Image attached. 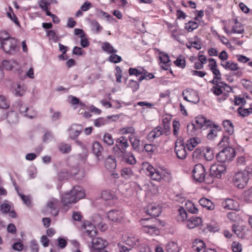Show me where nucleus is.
<instances>
[{"label": "nucleus", "mask_w": 252, "mask_h": 252, "mask_svg": "<svg viewBox=\"0 0 252 252\" xmlns=\"http://www.w3.org/2000/svg\"><path fill=\"white\" fill-rule=\"evenodd\" d=\"M85 190H70L62 194L61 201L64 207H67L68 210L71 204L76 203L79 200L85 196Z\"/></svg>", "instance_id": "1"}, {"label": "nucleus", "mask_w": 252, "mask_h": 252, "mask_svg": "<svg viewBox=\"0 0 252 252\" xmlns=\"http://www.w3.org/2000/svg\"><path fill=\"white\" fill-rule=\"evenodd\" d=\"M0 48L6 54L13 55L18 51V40L14 38L3 37L0 34Z\"/></svg>", "instance_id": "2"}, {"label": "nucleus", "mask_w": 252, "mask_h": 252, "mask_svg": "<svg viewBox=\"0 0 252 252\" xmlns=\"http://www.w3.org/2000/svg\"><path fill=\"white\" fill-rule=\"evenodd\" d=\"M142 231L151 236L158 235L160 231L157 227V221L152 219H142L140 220Z\"/></svg>", "instance_id": "3"}, {"label": "nucleus", "mask_w": 252, "mask_h": 252, "mask_svg": "<svg viewBox=\"0 0 252 252\" xmlns=\"http://www.w3.org/2000/svg\"><path fill=\"white\" fill-rule=\"evenodd\" d=\"M145 167L148 173V175L152 180L159 181L161 179H163L166 181L169 182L170 181L171 177L168 173L157 170L149 164H146Z\"/></svg>", "instance_id": "4"}, {"label": "nucleus", "mask_w": 252, "mask_h": 252, "mask_svg": "<svg viewBox=\"0 0 252 252\" xmlns=\"http://www.w3.org/2000/svg\"><path fill=\"white\" fill-rule=\"evenodd\" d=\"M250 172L248 170L238 172L233 177L234 186L239 189L245 188L249 181Z\"/></svg>", "instance_id": "5"}, {"label": "nucleus", "mask_w": 252, "mask_h": 252, "mask_svg": "<svg viewBox=\"0 0 252 252\" xmlns=\"http://www.w3.org/2000/svg\"><path fill=\"white\" fill-rule=\"evenodd\" d=\"M235 156V150L230 147H226L220 151L216 155V159L221 163L229 162L231 161Z\"/></svg>", "instance_id": "6"}, {"label": "nucleus", "mask_w": 252, "mask_h": 252, "mask_svg": "<svg viewBox=\"0 0 252 252\" xmlns=\"http://www.w3.org/2000/svg\"><path fill=\"white\" fill-rule=\"evenodd\" d=\"M71 177H74L77 179H81L84 177V173L77 167H73L69 173L67 170L63 169L61 171L58 175V179L60 181L67 180Z\"/></svg>", "instance_id": "7"}, {"label": "nucleus", "mask_w": 252, "mask_h": 252, "mask_svg": "<svg viewBox=\"0 0 252 252\" xmlns=\"http://www.w3.org/2000/svg\"><path fill=\"white\" fill-rule=\"evenodd\" d=\"M129 147L127 139L125 136H121L116 141V145L113 147V150L116 154L124 155L126 149Z\"/></svg>", "instance_id": "8"}, {"label": "nucleus", "mask_w": 252, "mask_h": 252, "mask_svg": "<svg viewBox=\"0 0 252 252\" xmlns=\"http://www.w3.org/2000/svg\"><path fill=\"white\" fill-rule=\"evenodd\" d=\"M92 252H108L105 250L107 246V242L100 237L92 238Z\"/></svg>", "instance_id": "9"}, {"label": "nucleus", "mask_w": 252, "mask_h": 252, "mask_svg": "<svg viewBox=\"0 0 252 252\" xmlns=\"http://www.w3.org/2000/svg\"><path fill=\"white\" fill-rule=\"evenodd\" d=\"M192 173L193 179L197 182L201 183L204 181L206 176V171L202 164L198 163L194 165Z\"/></svg>", "instance_id": "10"}, {"label": "nucleus", "mask_w": 252, "mask_h": 252, "mask_svg": "<svg viewBox=\"0 0 252 252\" xmlns=\"http://www.w3.org/2000/svg\"><path fill=\"white\" fill-rule=\"evenodd\" d=\"M175 152L178 158L185 159L187 155L186 147L184 141L181 139H177L175 142Z\"/></svg>", "instance_id": "11"}, {"label": "nucleus", "mask_w": 252, "mask_h": 252, "mask_svg": "<svg viewBox=\"0 0 252 252\" xmlns=\"http://www.w3.org/2000/svg\"><path fill=\"white\" fill-rule=\"evenodd\" d=\"M182 95L184 99L189 102L196 104L199 101L197 93L191 89H186L184 90L182 92Z\"/></svg>", "instance_id": "12"}, {"label": "nucleus", "mask_w": 252, "mask_h": 252, "mask_svg": "<svg viewBox=\"0 0 252 252\" xmlns=\"http://www.w3.org/2000/svg\"><path fill=\"white\" fill-rule=\"evenodd\" d=\"M83 129L81 125L73 124L67 129L69 138L70 139H75L80 135Z\"/></svg>", "instance_id": "13"}, {"label": "nucleus", "mask_w": 252, "mask_h": 252, "mask_svg": "<svg viewBox=\"0 0 252 252\" xmlns=\"http://www.w3.org/2000/svg\"><path fill=\"white\" fill-rule=\"evenodd\" d=\"M225 171L226 167L223 164H214L210 167L211 174L219 179L221 177Z\"/></svg>", "instance_id": "14"}, {"label": "nucleus", "mask_w": 252, "mask_h": 252, "mask_svg": "<svg viewBox=\"0 0 252 252\" xmlns=\"http://www.w3.org/2000/svg\"><path fill=\"white\" fill-rule=\"evenodd\" d=\"M146 213L153 217H157L161 213V207L160 205L155 203L149 204L146 207Z\"/></svg>", "instance_id": "15"}, {"label": "nucleus", "mask_w": 252, "mask_h": 252, "mask_svg": "<svg viewBox=\"0 0 252 252\" xmlns=\"http://www.w3.org/2000/svg\"><path fill=\"white\" fill-rule=\"evenodd\" d=\"M159 59L160 60V66L164 70H168L171 65V61L167 54L160 52L159 53Z\"/></svg>", "instance_id": "16"}, {"label": "nucleus", "mask_w": 252, "mask_h": 252, "mask_svg": "<svg viewBox=\"0 0 252 252\" xmlns=\"http://www.w3.org/2000/svg\"><path fill=\"white\" fill-rule=\"evenodd\" d=\"M107 217L111 221L121 222L124 220V215L118 210H111L108 212Z\"/></svg>", "instance_id": "17"}, {"label": "nucleus", "mask_w": 252, "mask_h": 252, "mask_svg": "<svg viewBox=\"0 0 252 252\" xmlns=\"http://www.w3.org/2000/svg\"><path fill=\"white\" fill-rule=\"evenodd\" d=\"M47 207L50 209L51 213L54 216H57L59 213L60 203L57 199L53 198L48 202Z\"/></svg>", "instance_id": "18"}, {"label": "nucleus", "mask_w": 252, "mask_h": 252, "mask_svg": "<svg viewBox=\"0 0 252 252\" xmlns=\"http://www.w3.org/2000/svg\"><path fill=\"white\" fill-rule=\"evenodd\" d=\"M163 133L162 128L160 126H157L148 134L147 139L149 141L153 142L155 139L162 135Z\"/></svg>", "instance_id": "19"}, {"label": "nucleus", "mask_w": 252, "mask_h": 252, "mask_svg": "<svg viewBox=\"0 0 252 252\" xmlns=\"http://www.w3.org/2000/svg\"><path fill=\"white\" fill-rule=\"evenodd\" d=\"M19 107V111L24 116L29 118H32L35 116V112L33 111L32 108H29L26 105L19 102L18 104Z\"/></svg>", "instance_id": "20"}, {"label": "nucleus", "mask_w": 252, "mask_h": 252, "mask_svg": "<svg viewBox=\"0 0 252 252\" xmlns=\"http://www.w3.org/2000/svg\"><path fill=\"white\" fill-rule=\"evenodd\" d=\"M103 150V148L99 142L97 141L93 142L92 146V152L98 160H100V157L102 155Z\"/></svg>", "instance_id": "21"}, {"label": "nucleus", "mask_w": 252, "mask_h": 252, "mask_svg": "<svg viewBox=\"0 0 252 252\" xmlns=\"http://www.w3.org/2000/svg\"><path fill=\"white\" fill-rule=\"evenodd\" d=\"M202 219L200 217H192L186 221V225L189 229H192L199 226L202 223Z\"/></svg>", "instance_id": "22"}, {"label": "nucleus", "mask_w": 252, "mask_h": 252, "mask_svg": "<svg viewBox=\"0 0 252 252\" xmlns=\"http://www.w3.org/2000/svg\"><path fill=\"white\" fill-rule=\"evenodd\" d=\"M204 242L199 239H195L192 243L191 251L192 252H203L205 250Z\"/></svg>", "instance_id": "23"}, {"label": "nucleus", "mask_w": 252, "mask_h": 252, "mask_svg": "<svg viewBox=\"0 0 252 252\" xmlns=\"http://www.w3.org/2000/svg\"><path fill=\"white\" fill-rule=\"evenodd\" d=\"M195 125L197 127L201 128L204 126H210L212 125V122L208 120L206 118L202 116H199L195 118Z\"/></svg>", "instance_id": "24"}, {"label": "nucleus", "mask_w": 252, "mask_h": 252, "mask_svg": "<svg viewBox=\"0 0 252 252\" xmlns=\"http://www.w3.org/2000/svg\"><path fill=\"white\" fill-rule=\"evenodd\" d=\"M223 207L224 208H226L229 210H239L240 207L238 203L232 199L227 198L225 200V202L223 204Z\"/></svg>", "instance_id": "25"}, {"label": "nucleus", "mask_w": 252, "mask_h": 252, "mask_svg": "<svg viewBox=\"0 0 252 252\" xmlns=\"http://www.w3.org/2000/svg\"><path fill=\"white\" fill-rule=\"evenodd\" d=\"M105 166L108 170L112 172L117 166L116 159L113 157L109 156L105 160Z\"/></svg>", "instance_id": "26"}, {"label": "nucleus", "mask_w": 252, "mask_h": 252, "mask_svg": "<svg viewBox=\"0 0 252 252\" xmlns=\"http://www.w3.org/2000/svg\"><path fill=\"white\" fill-rule=\"evenodd\" d=\"M221 130L220 127L215 124H213V127L208 130L207 138L209 140H214L217 136L218 131Z\"/></svg>", "instance_id": "27"}, {"label": "nucleus", "mask_w": 252, "mask_h": 252, "mask_svg": "<svg viewBox=\"0 0 252 252\" xmlns=\"http://www.w3.org/2000/svg\"><path fill=\"white\" fill-rule=\"evenodd\" d=\"M221 65L226 70L231 71H236L239 69V67L237 63L233 62L231 61H229L225 62H221Z\"/></svg>", "instance_id": "28"}, {"label": "nucleus", "mask_w": 252, "mask_h": 252, "mask_svg": "<svg viewBox=\"0 0 252 252\" xmlns=\"http://www.w3.org/2000/svg\"><path fill=\"white\" fill-rule=\"evenodd\" d=\"M199 203L201 206L209 210H213L215 208V205L213 203L206 198L203 197L201 198L199 201Z\"/></svg>", "instance_id": "29"}, {"label": "nucleus", "mask_w": 252, "mask_h": 252, "mask_svg": "<svg viewBox=\"0 0 252 252\" xmlns=\"http://www.w3.org/2000/svg\"><path fill=\"white\" fill-rule=\"evenodd\" d=\"M128 139L133 150L136 151H139L140 150V140L136 136L132 135L128 136Z\"/></svg>", "instance_id": "30"}, {"label": "nucleus", "mask_w": 252, "mask_h": 252, "mask_svg": "<svg viewBox=\"0 0 252 252\" xmlns=\"http://www.w3.org/2000/svg\"><path fill=\"white\" fill-rule=\"evenodd\" d=\"M226 87H229V86L226 84L223 83L217 86H213L211 89V91L216 95H220L223 93V91L225 89Z\"/></svg>", "instance_id": "31"}, {"label": "nucleus", "mask_w": 252, "mask_h": 252, "mask_svg": "<svg viewBox=\"0 0 252 252\" xmlns=\"http://www.w3.org/2000/svg\"><path fill=\"white\" fill-rule=\"evenodd\" d=\"M123 157L125 161L130 164H134L136 163V161L134 155L131 152L127 153L125 152L124 155H119Z\"/></svg>", "instance_id": "32"}, {"label": "nucleus", "mask_w": 252, "mask_h": 252, "mask_svg": "<svg viewBox=\"0 0 252 252\" xmlns=\"http://www.w3.org/2000/svg\"><path fill=\"white\" fill-rule=\"evenodd\" d=\"M86 234L90 238L94 237L97 235V231L95 226L91 223H89L85 227Z\"/></svg>", "instance_id": "33"}, {"label": "nucleus", "mask_w": 252, "mask_h": 252, "mask_svg": "<svg viewBox=\"0 0 252 252\" xmlns=\"http://www.w3.org/2000/svg\"><path fill=\"white\" fill-rule=\"evenodd\" d=\"M200 140L198 138L193 137L188 140L186 142V147L189 151H192L199 143Z\"/></svg>", "instance_id": "34"}, {"label": "nucleus", "mask_w": 252, "mask_h": 252, "mask_svg": "<svg viewBox=\"0 0 252 252\" xmlns=\"http://www.w3.org/2000/svg\"><path fill=\"white\" fill-rule=\"evenodd\" d=\"M214 157V153L211 148L209 147L203 148V159L211 161Z\"/></svg>", "instance_id": "35"}, {"label": "nucleus", "mask_w": 252, "mask_h": 252, "mask_svg": "<svg viewBox=\"0 0 252 252\" xmlns=\"http://www.w3.org/2000/svg\"><path fill=\"white\" fill-rule=\"evenodd\" d=\"M232 229L234 232L237 235V236L242 239L245 238L246 237V232L244 229L239 228L236 224H233L232 226Z\"/></svg>", "instance_id": "36"}, {"label": "nucleus", "mask_w": 252, "mask_h": 252, "mask_svg": "<svg viewBox=\"0 0 252 252\" xmlns=\"http://www.w3.org/2000/svg\"><path fill=\"white\" fill-rule=\"evenodd\" d=\"M101 197L105 200L113 199L115 195L112 190H103L101 193Z\"/></svg>", "instance_id": "37"}, {"label": "nucleus", "mask_w": 252, "mask_h": 252, "mask_svg": "<svg viewBox=\"0 0 252 252\" xmlns=\"http://www.w3.org/2000/svg\"><path fill=\"white\" fill-rule=\"evenodd\" d=\"M192 158L197 161L203 159V149H196L192 153Z\"/></svg>", "instance_id": "38"}, {"label": "nucleus", "mask_w": 252, "mask_h": 252, "mask_svg": "<svg viewBox=\"0 0 252 252\" xmlns=\"http://www.w3.org/2000/svg\"><path fill=\"white\" fill-rule=\"evenodd\" d=\"M167 252H179V249L177 243L174 242H168L166 246Z\"/></svg>", "instance_id": "39"}, {"label": "nucleus", "mask_w": 252, "mask_h": 252, "mask_svg": "<svg viewBox=\"0 0 252 252\" xmlns=\"http://www.w3.org/2000/svg\"><path fill=\"white\" fill-rule=\"evenodd\" d=\"M101 48L104 51L108 53L114 54L117 52V50L115 49L114 47L107 42H104L102 45Z\"/></svg>", "instance_id": "40"}, {"label": "nucleus", "mask_w": 252, "mask_h": 252, "mask_svg": "<svg viewBox=\"0 0 252 252\" xmlns=\"http://www.w3.org/2000/svg\"><path fill=\"white\" fill-rule=\"evenodd\" d=\"M223 126L225 131L231 135L234 132V127L232 123L229 120H225L223 122Z\"/></svg>", "instance_id": "41"}, {"label": "nucleus", "mask_w": 252, "mask_h": 252, "mask_svg": "<svg viewBox=\"0 0 252 252\" xmlns=\"http://www.w3.org/2000/svg\"><path fill=\"white\" fill-rule=\"evenodd\" d=\"M144 71V68L141 66H138L136 68L130 67L128 69V73L130 75H135L138 76L139 75H142Z\"/></svg>", "instance_id": "42"}, {"label": "nucleus", "mask_w": 252, "mask_h": 252, "mask_svg": "<svg viewBox=\"0 0 252 252\" xmlns=\"http://www.w3.org/2000/svg\"><path fill=\"white\" fill-rule=\"evenodd\" d=\"M59 151L63 154H67L71 150V146L68 144L61 143L58 146Z\"/></svg>", "instance_id": "43"}, {"label": "nucleus", "mask_w": 252, "mask_h": 252, "mask_svg": "<svg viewBox=\"0 0 252 252\" xmlns=\"http://www.w3.org/2000/svg\"><path fill=\"white\" fill-rule=\"evenodd\" d=\"M16 64H17V62L14 60H4L2 62L3 68L7 70H11Z\"/></svg>", "instance_id": "44"}, {"label": "nucleus", "mask_w": 252, "mask_h": 252, "mask_svg": "<svg viewBox=\"0 0 252 252\" xmlns=\"http://www.w3.org/2000/svg\"><path fill=\"white\" fill-rule=\"evenodd\" d=\"M186 209L190 213L196 214L198 213V209L192 202L188 200L185 203Z\"/></svg>", "instance_id": "45"}, {"label": "nucleus", "mask_w": 252, "mask_h": 252, "mask_svg": "<svg viewBox=\"0 0 252 252\" xmlns=\"http://www.w3.org/2000/svg\"><path fill=\"white\" fill-rule=\"evenodd\" d=\"M198 27V24L197 22L193 21H190L185 24V28L189 32H192L194 30Z\"/></svg>", "instance_id": "46"}, {"label": "nucleus", "mask_w": 252, "mask_h": 252, "mask_svg": "<svg viewBox=\"0 0 252 252\" xmlns=\"http://www.w3.org/2000/svg\"><path fill=\"white\" fill-rule=\"evenodd\" d=\"M236 27H233L231 31H228L226 27H223V29L224 30L225 32L228 35L231 34L232 33H243L244 32V29L241 26H239V29H236Z\"/></svg>", "instance_id": "47"}, {"label": "nucleus", "mask_w": 252, "mask_h": 252, "mask_svg": "<svg viewBox=\"0 0 252 252\" xmlns=\"http://www.w3.org/2000/svg\"><path fill=\"white\" fill-rule=\"evenodd\" d=\"M103 141L105 144L108 146H112L114 143L112 135L109 133H105L103 135Z\"/></svg>", "instance_id": "48"}, {"label": "nucleus", "mask_w": 252, "mask_h": 252, "mask_svg": "<svg viewBox=\"0 0 252 252\" xmlns=\"http://www.w3.org/2000/svg\"><path fill=\"white\" fill-rule=\"evenodd\" d=\"M73 140H75V143L76 144L80 146L84 151L83 152L84 156L82 157V159L83 160H85L87 159L88 156V152L87 151L86 146L81 141L78 140L77 138Z\"/></svg>", "instance_id": "49"}, {"label": "nucleus", "mask_w": 252, "mask_h": 252, "mask_svg": "<svg viewBox=\"0 0 252 252\" xmlns=\"http://www.w3.org/2000/svg\"><path fill=\"white\" fill-rule=\"evenodd\" d=\"M238 113L243 117H247L252 113V108H243L240 107L237 109Z\"/></svg>", "instance_id": "50"}, {"label": "nucleus", "mask_w": 252, "mask_h": 252, "mask_svg": "<svg viewBox=\"0 0 252 252\" xmlns=\"http://www.w3.org/2000/svg\"><path fill=\"white\" fill-rule=\"evenodd\" d=\"M155 77L154 75L151 73H149L144 68V71L142 73V75L138 78V81L141 82L144 79L150 80Z\"/></svg>", "instance_id": "51"}, {"label": "nucleus", "mask_w": 252, "mask_h": 252, "mask_svg": "<svg viewBox=\"0 0 252 252\" xmlns=\"http://www.w3.org/2000/svg\"><path fill=\"white\" fill-rule=\"evenodd\" d=\"M158 149V146L155 144H146L144 146V150L149 155H151Z\"/></svg>", "instance_id": "52"}, {"label": "nucleus", "mask_w": 252, "mask_h": 252, "mask_svg": "<svg viewBox=\"0 0 252 252\" xmlns=\"http://www.w3.org/2000/svg\"><path fill=\"white\" fill-rule=\"evenodd\" d=\"M91 25L92 30L94 31L96 33H98L102 30V27L96 20H92L91 22Z\"/></svg>", "instance_id": "53"}, {"label": "nucleus", "mask_w": 252, "mask_h": 252, "mask_svg": "<svg viewBox=\"0 0 252 252\" xmlns=\"http://www.w3.org/2000/svg\"><path fill=\"white\" fill-rule=\"evenodd\" d=\"M46 35L49 37L50 40H52L54 42H57L59 40L56 32L54 30H51L46 31Z\"/></svg>", "instance_id": "54"}, {"label": "nucleus", "mask_w": 252, "mask_h": 252, "mask_svg": "<svg viewBox=\"0 0 252 252\" xmlns=\"http://www.w3.org/2000/svg\"><path fill=\"white\" fill-rule=\"evenodd\" d=\"M199 128L197 127L195 123H190L187 126V132L189 135L193 136L195 134V132Z\"/></svg>", "instance_id": "55"}, {"label": "nucleus", "mask_w": 252, "mask_h": 252, "mask_svg": "<svg viewBox=\"0 0 252 252\" xmlns=\"http://www.w3.org/2000/svg\"><path fill=\"white\" fill-rule=\"evenodd\" d=\"M9 107V103L3 95H0V108L7 109Z\"/></svg>", "instance_id": "56"}, {"label": "nucleus", "mask_w": 252, "mask_h": 252, "mask_svg": "<svg viewBox=\"0 0 252 252\" xmlns=\"http://www.w3.org/2000/svg\"><path fill=\"white\" fill-rule=\"evenodd\" d=\"M121 174L124 178H128L133 175V172L131 168L125 167L122 170Z\"/></svg>", "instance_id": "57"}, {"label": "nucleus", "mask_w": 252, "mask_h": 252, "mask_svg": "<svg viewBox=\"0 0 252 252\" xmlns=\"http://www.w3.org/2000/svg\"><path fill=\"white\" fill-rule=\"evenodd\" d=\"M11 209V205L8 203L4 202L0 206V211L3 214H7Z\"/></svg>", "instance_id": "58"}, {"label": "nucleus", "mask_w": 252, "mask_h": 252, "mask_svg": "<svg viewBox=\"0 0 252 252\" xmlns=\"http://www.w3.org/2000/svg\"><path fill=\"white\" fill-rule=\"evenodd\" d=\"M172 126L173 128V134L176 137H177L179 135V131L180 127V124L178 121L174 120L173 122Z\"/></svg>", "instance_id": "59"}, {"label": "nucleus", "mask_w": 252, "mask_h": 252, "mask_svg": "<svg viewBox=\"0 0 252 252\" xmlns=\"http://www.w3.org/2000/svg\"><path fill=\"white\" fill-rule=\"evenodd\" d=\"M227 217L228 219L233 221L236 222L239 220L240 217L236 212H231L227 214Z\"/></svg>", "instance_id": "60"}, {"label": "nucleus", "mask_w": 252, "mask_h": 252, "mask_svg": "<svg viewBox=\"0 0 252 252\" xmlns=\"http://www.w3.org/2000/svg\"><path fill=\"white\" fill-rule=\"evenodd\" d=\"M120 131L123 134H131L135 133V130L133 126L125 127L120 129Z\"/></svg>", "instance_id": "61"}, {"label": "nucleus", "mask_w": 252, "mask_h": 252, "mask_svg": "<svg viewBox=\"0 0 252 252\" xmlns=\"http://www.w3.org/2000/svg\"><path fill=\"white\" fill-rule=\"evenodd\" d=\"M106 123L107 120L103 118H99L94 121V126L97 127L104 126Z\"/></svg>", "instance_id": "62"}, {"label": "nucleus", "mask_w": 252, "mask_h": 252, "mask_svg": "<svg viewBox=\"0 0 252 252\" xmlns=\"http://www.w3.org/2000/svg\"><path fill=\"white\" fill-rule=\"evenodd\" d=\"M244 200L250 202L252 201V190H245L243 193Z\"/></svg>", "instance_id": "63"}, {"label": "nucleus", "mask_w": 252, "mask_h": 252, "mask_svg": "<svg viewBox=\"0 0 252 252\" xmlns=\"http://www.w3.org/2000/svg\"><path fill=\"white\" fill-rule=\"evenodd\" d=\"M231 248L233 252H241L242 250L241 244L236 241H234L232 243Z\"/></svg>", "instance_id": "64"}]
</instances>
